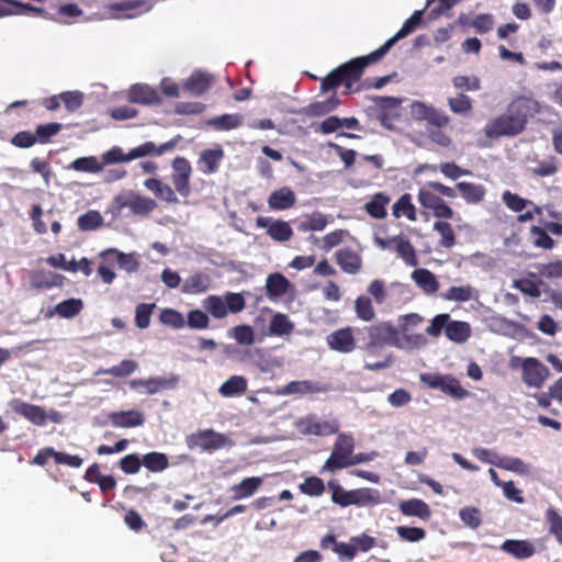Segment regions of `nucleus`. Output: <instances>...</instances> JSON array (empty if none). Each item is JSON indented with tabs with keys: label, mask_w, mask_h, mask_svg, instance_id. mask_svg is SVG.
Returning <instances> with one entry per match:
<instances>
[{
	"label": "nucleus",
	"mask_w": 562,
	"mask_h": 562,
	"mask_svg": "<svg viewBox=\"0 0 562 562\" xmlns=\"http://www.w3.org/2000/svg\"><path fill=\"white\" fill-rule=\"evenodd\" d=\"M423 10L415 11L402 25V27L389 38L382 46L372 53L350 59L331 70L326 77L321 79V93H327L336 90L338 87L344 86L345 94L359 91V88L353 90V85L357 83L364 69L382 59L387 52L395 45L396 42L413 33L416 27L422 23Z\"/></svg>",
	"instance_id": "obj_1"
},
{
	"label": "nucleus",
	"mask_w": 562,
	"mask_h": 562,
	"mask_svg": "<svg viewBox=\"0 0 562 562\" xmlns=\"http://www.w3.org/2000/svg\"><path fill=\"white\" fill-rule=\"evenodd\" d=\"M543 105L529 95L515 97L506 111L493 119L484 128L490 138L513 137L522 133L530 119L541 113Z\"/></svg>",
	"instance_id": "obj_2"
},
{
	"label": "nucleus",
	"mask_w": 562,
	"mask_h": 562,
	"mask_svg": "<svg viewBox=\"0 0 562 562\" xmlns=\"http://www.w3.org/2000/svg\"><path fill=\"white\" fill-rule=\"evenodd\" d=\"M411 114L417 122H426V135L428 139L442 148L452 145V137L447 132L451 117L441 109L423 101L411 103Z\"/></svg>",
	"instance_id": "obj_3"
},
{
	"label": "nucleus",
	"mask_w": 562,
	"mask_h": 562,
	"mask_svg": "<svg viewBox=\"0 0 562 562\" xmlns=\"http://www.w3.org/2000/svg\"><path fill=\"white\" fill-rule=\"evenodd\" d=\"M175 146V140H169L167 143L161 144L160 146H156L154 142H146L131 149L127 154H124L121 147L114 146L102 154L101 164H104L105 166L119 162H127L145 156H160L164 153L171 150Z\"/></svg>",
	"instance_id": "obj_4"
},
{
	"label": "nucleus",
	"mask_w": 562,
	"mask_h": 562,
	"mask_svg": "<svg viewBox=\"0 0 562 562\" xmlns=\"http://www.w3.org/2000/svg\"><path fill=\"white\" fill-rule=\"evenodd\" d=\"M328 487L331 491L333 503L341 507H347L350 505H376L380 503V494L372 488H358L352 491H346L341 485H339L335 481H329Z\"/></svg>",
	"instance_id": "obj_5"
},
{
	"label": "nucleus",
	"mask_w": 562,
	"mask_h": 562,
	"mask_svg": "<svg viewBox=\"0 0 562 562\" xmlns=\"http://www.w3.org/2000/svg\"><path fill=\"white\" fill-rule=\"evenodd\" d=\"M368 344L367 350L382 348L384 346H392L398 349H404L405 344L400 336V331L391 323H379L367 327Z\"/></svg>",
	"instance_id": "obj_6"
},
{
	"label": "nucleus",
	"mask_w": 562,
	"mask_h": 562,
	"mask_svg": "<svg viewBox=\"0 0 562 562\" xmlns=\"http://www.w3.org/2000/svg\"><path fill=\"white\" fill-rule=\"evenodd\" d=\"M186 443L191 450L200 448L202 451L212 452L231 447L233 441L224 434L216 432L213 429H204L187 436Z\"/></svg>",
	"instance_id": "obj_7"
},
{
	"label": "nucleus",
	"mask_w": 562,
	"mask_h": 562,
	"mask_svg": "<svg viewBox=\"0 0 562 562\" xmlns=\"http://www.w3.org/2000/svg\"><path fill=\"white\" fill-rule=\"evenodd\" d=\"M355 448V440L351 435L339 434L329 458L326 460L321 472H335L348 468L351 453Z\"/></svg>",
	"instance_id": "obj_8"
},
{
	"label": "nucleus",
	"mask_w": 562,
	"mask_h": 562,
	"mask_svg": "<svg viewBox=\"0 0 562 562\" xmlns=\"http://www.w3.org/2000/svg\"><path fill=\"white\" fill-rule=\"evenodd\" d=\"M516 362L521 369V380L528 386L539 389L550 375L549 368L537 358H513V367Z\"/></svg>",
	"instance_id": "obj_9"
},
{
	"label": "nucleus",
	"mask_w": 562,
	"mask_h": 562,
	"mask_svg": "<svg viewBox=\"0 0 562 562\" xmlns=\"http://www.w3.org/2000/svg\"><path fill=\"white\" fill-rule=\"evenodd\" d=\"M114 203L119 210L127 207L134 215L142 216L148 215L157 207L155 200L140 195L133 190L119 193L114 199Z\"/></svg>",
	"instance_id": "obj_10"
},
{
	"label": "nucleus",
	"mask_w": 562,
	"mask_h": 562,
	"mask_svg": "<svg viewBox=\"0 0 562 562\" xmlns=\"http://www.w3.org/2000/svg\"><path fill=\"white\" fill-rule=\"evenodd\" d=\"M424 323V317L417 313H409L398 317L400 336L405 344V348H419L426 344V338L423 334H412L414 327Z\"/></svg>",
	"instance_id": "obj_11"
},
{
	"label": "nucleus",
	"mask_w": 562,
	"mask_h": 562,
	"mask_svg": "<svg viewBox=\"0 0 562 562\" xmlns=\"http://www.w3.org/2000/svg\"><path fill=\"white\" fill-rule=\"evenodd\" d=\"M173 172L171 181L176 191L187 198L191 193L190 178L192 175V167L190 161L184 157H176L172 161Z\"/></svg>",
	"instance_id": "obj_12"
},
{
	"label": "nucleus",
	"mask_w": 562,
	"mask_h": 562,
	"mask_svg": "<svg viewBox=\"0 0 562 562\" xmlns=\"http://www.w3.org/2000/svg\"><path fill=\"white\" fill-rule=\"evenodd\" d=\"M256 226L258 228H267L268 236L278 243L289 241L293 236L291 225L283 220H274L271 217L258 216L256 218Z\"/></svg>",
	"instance_id": "obj_13"
},
{
	"label": "nucleus",
	"mask_w": 562,
	"mask_h": 562,
	"mask_svg": "<svg viewBox=\"0 0 562 562\" xmlns=\"http://www.w3.org/2000/svg\"><path fill=\"white\" fill-rule=\"evenodd\" d=\"M65 277L45 269H34L29 273V284L36 291H47L53 288H61Z\"/></svg>",
	"instance_id": "obj_14"
},
{
	"label": "nucleus",
	"mask_w": 562,
	"mask_h": 562,
	"mask_svg": "<svg viewBox=\"0 0 562 562\" xmlns=\"http://www.w3.org/2000/svg\"><path fill=\"white\" fill-rule=\"evenodd\" d=\"M297 428L304 435L329 436L338 431V424L310 415L299 420Z\"/></svg>",
	"instance_id": "obj_15"
},
{
	"label": "nucleus",
	"mask_w": 562,
	"mask_h": 562,
	"mask_svg": "<svg viewBox=\"0 0 562 562\" xmlns=\"http://www.w3.org/2000/svg\"><path fill=\"white\" fill-rule=\"evenodd\" d=\"M178 384V378L175 375L171 376H155L149 379H133L130 381V386L134 390L139 387L145 389V392L148 395H154L156 393L172 390Z\"/></svg>",
	"instance_id": "obj_16"
},
{
	"label": "nucleus",
	"mask_w": 562,
	"mask_h": 562,
	"mask_svg": "<svg viewBox=\"0 0 562 562\" xmlns=\"http://www.w3.org/2000/svg\"><path fill=\"white\" fill-rule=\"evenodd\" d=\"M12 411L23 416L35 426H44L47 423L48 416L45 409L38 405L30 404L20 400H14L11 403Z\"/></svg>",
	"instance_id": "obj_17"
},
{
	"label": "nucleus",
	"mask_w": 562,
	"mask_h": 562,
	"mask_svg": "<svg viewBox=\"0 0 562 562\" xmlns=\"http://www.w3.org/2000/svg\"><path fill=\"white\" fill-rule=\"evenodd\" d=\"M326 340L331 350L340 353H349L356 349V339L350 327L339 328L330 333Z\"/></svg>",
	"instance_id": "obj_18"
},
{
	"label": "nucleus",
	"mask_w": 562,
	"mask_h": 562,
	"mask_svg": "<svg viewBox=\"0 0 562 562\" xmlns=\"http://www.w3.org/2000/svg\"><path fill=\"white\" fill-rule=\"evenodd\" d=\"M127 98L130 102L142 105H158L161 103L159 92L146 83L131 86Z\"/></svg>",
	"instance_id": "obj_19"
},
{
	"label": "nucleus",
	"mask_w": 562,
	"mask_h": 562,
	"mask_svg": "<svg viewBox=\"0 0 562 562\" xmlns=\"http://www.w3.org/2000/svg\"><path fill=\"white\" fill-rule=\"evenodd\" d=\"M398 510L406 517H416L423 521H428L432 515L429 505L420 498L401 501Z\"/></svg>",
	"instance_id": "obj_20"
},
{
	"label": "nucleus",
	"mask_w": 562,
	"mask_h": 562,
	"mask_svg": "<svg viewBox=\"0 0 562 562\" xmlns=\"http://www.w3.org/2000/svg\"><path fill=\"white\" fill-rule=\"evenodd\" d=\"M214 81L213 75L202 70H194L183 82L182 87L194 95H201L212 87Z\"/></svg>",
	"instance_id": "obj_21"
},
{
	"label": "nucleus",
	"mask_w": 562,
	"mask_h": 562,
	"mask_svg": "<svg viewBox=\"0 0 562 562\" xmlns=\"http://www.w3.org/2000/svg\"><path fill=\"white\" fill-rule=\"evenodd\" d=\"M108 418L112 426L121 428L137 427L145 423L144 414L134 409L112 412Z\"/></svg>",
	"instance_id": "obj_22"
},
{
	"label": "nucleus",
	"mask_w": 562,
	"mask_h": 562,
	"mask_svg": "<svg viewBox=\"0 0 562 562\" xmlns=\"http://www.w3.org/2000/svg\"><path fill=\"white\" fill-rule=\"evenodd\" d=\"M501 550L515 559L525 560L536 552L533 543L529 540L507 539L501 544Z\"/></svg>",
	"instance_id": "obj_23"
},
{
	"label": "nucleus",
	"mask_w": 562,
	"mask_h": 562,
	"mask_svg": "<svg viewBox=\"0 0 562 562\" xmlns=\"http://www.w3.org/2000/svg\"><path fill=\"white\" fill-rule=\"evenodd\" d=\"M321 547L324 550L331 549L340 560L351 561L356 557L352 542L350 540L348 543L339 542L333 533H328L322 538Z\"/></svg>",
	"instance_id": "obj_24"
},
{
	"label": "nucleus",
	"mask_w": 562,
	"mask_h": 562,
	"mask_svg": "<svg viewBox=\"0 0 562 562\" xmlns=\"http://www.w3.org/2000/svg\"><path fill=\"white\" fill-rule=\"evenodd\" d=\"M336 261L340 269L349 274L358 273L362 267L361 257L350 248H342L336 251Z\"/></svg>",
	"instance_id": "obj_25"
},
{
	"label": "nucleus",
	"mask_w": 562,
	"mask_h": 562,
	"mask_svg": "<svg viewBox=\"0 0 562 562\" xmlns=\"http://www.w3.org/2000/svg\"><path fill=\"white\" fill-rule=\"evenodd\" d=\"M224 157L222 148L204 149L199 157V170L205 175H211L217 171L220 162Z\"/></svg>",
	"instance_id": "obj_26"
},
{
	"label": "nucleus",
	"mask_w": 562,
	"mask_h": 562,
	"mask_svg": "<svg viewBox=\"0 0 562 562\" xmlns=\"http://www.w3.org/2000/svg\"><path fill=\"white\" fill-rule=\"evenodd\" d=\"M295 202V193L288 187L273 191L268 199L269 207L277 211L291 209Z\"/></svg>",
	"instance_id": "obj_27"
},
{
	"label": "nucleus",
	"mask_w": 562,
	"mask_h": 562,
	"mask_svg": "<svg viewBox=\"0 0 562 562\" xmlns=\"http://www.w3.org/2000/svg\"><path fill=\"white\" fill-rule=\"evenodd\" d=\"M262 484L259 476H250L241 480L238 484L231 486L232 499L239 501L252 496Z\"/></svg>",
	"instance_id": "obj_28"
},
{
	"label": "nucleus",
	"mask_w": 562,
	"mask_h": 562,
	"mask_svg": "<svg viewBox=\"0 0 562 562\" xmlns=\"http://www.w3.org/2000/svg\"><path fill=\"white\" fill-rule=\"evenodd\" d=\"M83 308V303L80 299H68L58 303L54 310H49L45 317L52 318L55 314L63 318H72L77 316Z\"/></svg>",
	"instance_id": "obj_29"
},
{
	"label": "nucleus",
	"mask_w": 562,
	"mask_h": 562,
	"mask_svg": "<svg viewBox=\"0 0 562 562\" xmlns=\"http://www.w3.org/2000/svg\"><path fill=\"white\" fill-rule=\"evenodd\" d=\"M456 188L459 190L460 195L469 204L481 203L486 194V190L482 184L473 182H458Z\"/></svg>",
	"instance_id": "obj_30"
},
{
	"label": "nucleus",
	"mask_w": 562,
	"mask_h": 562,
	"mask_svg": "<svg viewBox=\"0 0 562 562\" xmlns=\"http://www.w3.org/2000/svg\"><path fill=\"white\" fill-rule=\"evenodd\" d=\"M412 279L418 288H420L426 294H434L439 289V282L435 274L425 268H419L413 271Z\"/></svg>",
	"instance_id": "obj_31"
},
{
	"label": "nucleus",
	"mask_w": 562,
	"mask_h": 562,
	"mask_svg": "<svg viewBox=\"0 0 562 562\" xmlns=\"http://www.w3.org/2000/svg\"><path fill=\"white\" fill-rule=\"evenodd\" d=\"M147 190L151 191L156 198L167 202L177 203L178 198L170 186L156 178H149L144 181Z\"/></svg>",
	"instance_id": "obj_32"
},
{
	"label": "nucleus",
	"mask_w": 562,
	"mask_h": 562,
	"mask_svg": "<svg viewBox=\"0 0 562 562\" xmlns=\"http://www.w3.org/2000/svg\"><path fill=\"white\" fill-rule=\"evenodd\" d=\"M103 255L112 256L115 265L128 273L136 272L139 269V261L134 254H125L115 248L103 251Z\"/></svg>",
	"instance_id": "obj_33"
},
{
	"label": "nucleus",
	"mask_w": 562,
	"mask_h": 562,
	"mask_svg": "<svg viewBox=\"0 0 562 562\" xmlns=\"http://www.w3.org/2000/svg\"><path fill=\"white\" fill-rule=\"evenodd\" d=\"M394 250L402 260L411 267H417L419 261L413 244L403 235H398L395 240Z\"/></svg>",
	"instance_id": "obj_34"
},
{
	"label": "nucleus",
	"mask_w": 562,
	"mask_h": 562,
	"mask_svg": "<svg viewBox=\"0 0 562 562\" xmlns=\"http://www.w3.org/2000/svg\"><path fill=\"white\" fill-rule=\"evenodd\" d=\"M391 199L387 194L375 193L369 202L364 204L366 212L373 218L382 220L386 216V205Z\"/></svg>",
	"instance_id": "obj_35"
},
{
	"label": "nucleus",
	"mask_w": 562,
	"mask_h": 562,
	"mask_svg": "<svg viewBox=\"0 0 562 562\" xmlns=\"http://www.w3.org/2000/svg\"><path fill=\"white\" fill-rule=\"evenodd\" d=\"M247 380L241 375H232L221 386L220 394L224 397L240 396L247 391Z\"/></svg>",
	"instance_id": "obj_36"
},
{
	"label": "nucleus",
	"mask_w": 562,
	"mask_h": 562,
	"mask_svg": "<svg viewBox=\"0 0 562 562\" xmlns=\"http://www.w3.org/2000/svg\"><path fill=\"white\" fill-rule=\"evenodd\" d=\"M210 282L207 274L198 272L184 280L181 291L186 294L203 293L210 288Z\"/></svg>",
	"instance_id": "obj_37"
},
{
	"label": "nucleus",
	"mask_w": 562,
	"mask_h": 562,
	"mask_svg": "<svg viewBox=\"0 0 562 562\" xmlns=\"http://www.w3.org/2000/svg\"><path fill=\"white\" fill-rule=\"evenodd\" d=\"M289 286L290 281L279 272L269 274L266 281L267 295L271 299L284 295Z\"/></svg>",
	"instance_id": "obj_38"
},
{
	"label": "nucleus",
	"mask_w": 562,
	"mask_h": 562,
	"mask_svg": "<svg viewBox=\"0 0 562 562\" xmlns=\"http://www.w3.org/2000/svg\"><path fill=\"white\" fill-rule=\"evenodd\" d=\"M340 104V100L336 93L330 95L328 99L324 101H316L308 104L305 108V113L308 116H323L331 111H334Z\"/></svg>",
	"instance_id": "obj_39"
},
{
	"label": "nucleus",
	"mask_w": 562,
	"mask_h": 562,
	"mask_svg": "<svg viewBox=\"0 0 562 562\" xmlns=\"http://www.w3.org/2000/svg\"><path fill=\"white\" fill-rule=\"evenodd\" d=\"M471 335V327L469 323L461 321H449L447 326L446 336L451 341L463 344Z\"/></svg>",
	"instance_id": "obj_40"
},
{
	"label": "nucleus",
	"mask_w": 562,
	"mask_h": 562,
	"mask_svg": "<svg viewBox=\"0 0 562 562\" xmlns=\"http://www.w3.org/2000/svg\"><path fill=\"white\" fill-rule=\"evenodd\" d=\"M143 465L150 472H162L169 468V459L162 452L151 451L142 457Z\"/></svg>",
	"instance_id": "obj_41"
},
{
	"label": "nucleus",
	"mask_w": 562,
	"mask_h": 562,
	"mask_svg": "<svg viewBox=\"0 0 562 562\" xmlns=\"http://www.w3.org/2000/svg\"><path fill=\"white\" fill-rule=\"evenodd\" d=\"M450 111L454 114L468 116L473 109L472 100L464 93H458L456 97L447 100Z\"/></svg>",
	"instance_id": "obj_42"
},
{
	"label": "nucleus",
	"mask_w": 562,
	"mask_h": 562,
	"mask_svg": "<svg viewBox=\"0 0 562 562\" xmlns=\"http://www.w3.org/2000/svg\"><path fill=\"white\" fill-rule=\"evenodd\" d=\"M393 215L395 217L406 216L411 221L416 220V210L414 204L412 203V196L408 193L403 194L400 199L393 204L392 207Z\"/></svg>",
	"instance_id": "obj_43"
},
{
	"label": "nucleus",
	"mask_w": 562,
	"mask_h": 562,
	"mask_svg": "<svg viewBox=\"0 0 562 562\" xmlns=\"http://www.w3.org/2000/svg\"><path fill=\"white\" fill-rule=\"evenodd\" d=\"M475 290L470 284L460 286H450L445 293L442 299L452 302H468L474 299Z\"/></svg>",
	"instance_id": "obj_44"
},
{
	"label": "nucleus",
	"mask_w": 562,
	"mask_h": 562,
	"mask_svg": "<svg viewBox=\"0 0 562 562\" xmlns=\"http://www.w3.org/2000/svg\"><path fill=\"white\" fill-rule=\"evenodd\" d=\"M210 125L216 131H231L241 126L243 117L240 114H223L212 119Z\"/></svg>",
	"instance_id": "obj_45"
},
{
	"label": "nucleus",
	"mask_w": 562,
	"mask_h": 562,
	"mask_svg": "<svg viewBox=\"0 0 562 562\" xmlns=\"http://www.w3.org/2000/svg\"><path fill=\"white\" fill-rule=\"evenodd\" d=\"M63 128V125L57 122L40 124L36 126L34 136L36 144H48L52 142V138L56 136Z\"/></svg>",
	"instance_id": "obj_46"
},
{
	"label": "nucleus",
	"mask_w": 562,
	"mask_h": 562,
	"mask_svg": "<svg viewBox=\"0 0 562 562\" xmlns=\"http://www.w3.org/2000/svg\"><path fill=\"white\" fill-rule=\"evenodd\" d=\"M103 224V217L99 211L90 210L85 214L80 215L77 220L79 231L89 232L101 227Z\"/></svg>",
	"instance_id": "obj_47"
},
{
	"label": "nucleus",
	"mask_w": 562,
	"mask_h": 562,
	"mask_svg": "<svg viewBox=\"0 0 562 562\" xmlns=\"http://www.w3.org/2000/svg\"><path fill=\"white\" fill-rule=\"evenodd\" d=\"M104 167V164L98 161L97 157L88 156L75 159L70 164V168L79 172H100Z\"/></svg>",
	"instance_id": "obj_48"
},
{
	"label": "nucleus",
	"mask_w": 562,
	"mask_h": 562,
	"mask_svg": "<svg viewBox=\"0 0 562 562\" xmlns=\"http://www.w3.org/2000/svg\"><path fill=\"white\" fill-rule=\"evenodd\" d=\"M205 310L215 318H224L228 311L224 297L218 295H210L203 302Z\"/></svg>",
	"instance_id": "obj_49"
},
{
	"label": "nucleus",
	"mask_w": 562,
	"mask_h": 562,
	"mask_svg": "<svg viewBox=\"0 0 562 562\" xmlns=\"http://www.w3.org/2000/svg\"><path fill=\"white\" fill-rule=\"evenodd\" d=\"M300 491L311 497H318L325 493V483L317 476L306 477L300 485Z\"/></svg>",
	"instance_id": "obj_50"
},
{
	"label": "nucleus",
	"mask_w": 562,
	"mask_h": 562,
	"mask_svg": "<svg viewBox=\"0 0 562 562\" xmlns=\"http://www.w3.org/2000/svg\"><path fill=\"white\" fill-rule=\"evenodd\" d=\"M461 521L471 529H476L482 524V512L474 506H465L459 510Z\"/></svg>",
	"instance_id": "obj_51"
},
{
	"label": "nucleus",
	"mask_w": 562,
	"mask_h": 562,
	"mask_svg": "<svg viewBox=\"0 0 562 562\" xmlns=\"http://www.w3.org/2000/svg\"><path fill=\"white\" fill-rule=\"evenodd\" d=\"M366 164H371L374 168L373 171L368 172V178L373 179L379 176V171L383 168L384 159L382 155H364L361 160L358 162L356 170L359 172H366L367 166Z\"/></svg>",
	"instance_id": "obj_52"
},
{
	"label": "nucleus",
	"mask_w": 562,
	"mask_h": 562,
	"mask_svg": "<svg viewBox=\"0 0 562 562\" xmlns=\"http://www.w3.org/2000/svg\"><path fill=\"white\" fill-rule=\"evenodd\" d=\"M269 330L277 336L288 335L293 330V324L285 314L278 313L271 318Z\"/></svg>",
	"instance_id": "obj_53"
},
{
	"label": "nucleus",
	"mask_w": 562,
	"mask_h": 562,
	"mask_svg": "<svg viewBox=\"0 0 562 562\" xmlns=\"http://www.w3.org/2000/svg\"><path fill=\"white\" fill-rule=\"evenodd\" d=\"M327 218L321 212L312 213L306 221H303L299 225V229L302 232H321L327 226Z\"/></svg>",
	"instance_id": "obj_54"
},
{
	"label": "nucleus",
	"mask_w": 562,
	"mask_h": 562,
	"mask_svg": "<svg viewBox=\"0 0 562 562\" xmlns=\"http://www.w3.org/2000/svg\"><path fill=\"white\" fill-rule=\"evenodd\" d=\"M395 531L398 538L406 542H419L426 538V530L420 527L397 526Z\"/></svg>",
	"instance_id": "obj_55"
},
{
	"label": "nucleus",
	"mask_w": 562,
	"mask_h": 562,
	"mask_svg": "<svg viewBox=\"0 0 562 562\" xmlns=\"http://www.w3.org/2000/svg\"><path fill=\"white\" fill-rule=\"evenodd\" d=\"M355 310L357 316L364 322H371L375 317V312L372 306V302L368 296H358L355 302Z\"/></svg>",
	"instance_id": "obj_56"
},
{
	"label": "nucleus",
	"mask_w": 562,
	"mask_h": 562,
	"mask_svg": "<svg viewBox=\"0 0 562 562\" xmlns=\"http://www.w3.org/2000/svg\"><path fill=\"white\" fill-rule=\"evenodd\" d=\"M155 304L139 303L135 308V325L139 329H145L150 325L151 314Z\"/></svg>",
	"instance_id": "obj_57"
},
{
	"label": "nucleus",
	"mask_w": 562,
	"mask_h": 562,
	"mask_svg": "<svg viewBox=\"0 0 562 562\" xmlns=\"http://www.w3.org/2000/svg\"><path fill=\"white\" fill-rule=\"evenodd\" d=\"M159 321L175 329H180L186 325L183 315L173 308H164L159 314Z\"/></svg>",
	"instance_id": "obj_58"
},
{
	"label": "nucleus",
	"mask_w": 562,
	"mask_h": 562,
	"mask_svg": "<svg viewBox=\"0 0 562 562\" xmlns=\"http://www.w3.org/2000/svg\"><path fill=\"white\" fill-rule=\"evenodd\" d=\"M100 257L102 262L98 268V274L104 283L111 284L116 277L115 272L113 271L115 262L112 256L103 255V251L100 252Z\"/></svg>",
	"instance_id": "obj_59"
},
{
	"label": "nucleus",
	"mask_w": 562,
	"mask_h": 562,
	"mask_svg": "<svg viewBox=\"0 0 562 562\" xmlns=\"http://www.w3.org/2000/svg\"><path fill=\"white\" fill-rule=\"evenodd\" d=\"M434 229L440 234V245L442 247L451 248L456 245V235L450 223L442 221L436 222Z\"/></svg>",
	"instance_id": "obj_60"
},
{
	"label": "nucleus",
	"mask_w": 562,
	"mask_h": 562,
	"mask_svg": "<svg viewBox=\"0 0 562 562\" xmlns=\"http://www.w3.org/2000/svg\"><path fill=\"white\" fill-rule=\"evenodd\" d=\"M546 518L549 524V532L562 544V516L555 509L549 508L546 512Z\"/></svg>",
	"instance_id": "obj_61"
},
{
	"label": "nucleus",
	"mask_w": 562,
	"mask_h": 562,
	"mask_svg": "<svg viewBox=\"0 0 562 562\" xmlns=\"http://www.w3.org/2000/svg\"><path fill=\"white\" fill-rule=\"evenodd\" d=\"M138 368V363L134 360H123L117 366L106 369L104 372L115 378H125L131 375Z\"/></svg>",
	"instance_id": "obj_62"
},
{
	"label": "nucleus",
	"mask_w": 562,
	"mask_h": 562,
	"mask_svg": "<svg viewBox=\"0 0 562 562\" xmlns=\"http://www.w3.org/2000/svg\"><path fill=\"white\" fill-rule=\"evenodd\" d=\"M470 24L476 33L485 34L493 30L495 20L491 13H481L473 18Z\"/></svg>",
	"instance_id": "obj_63"
},
{
	"label": "nucleus",
	"mask_w": 562,
	"mask_h": 562,
	"mask_svg": "<svg viewBox=\"0 0 562 562\" xmlns=\"http://www.w3.org/2000/svg\"><path fill=\"white\" fill-rule=\"evenodd\" d=\"M233 338L239 345H252L255 342V333L251 326L249 325H237L232 329Z\"/></svg>",
	"instance_id": "obj_64"
}]
</instances>
